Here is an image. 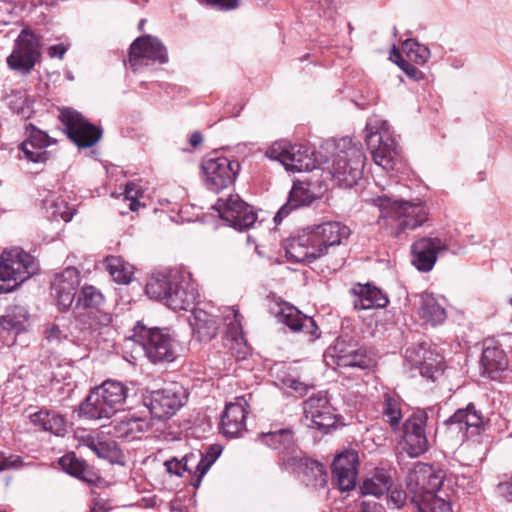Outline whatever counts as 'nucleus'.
Wrapping results in <instances>:
<instances>
[{
  "instance_id": "nucleus-1",
  "label": "nucleus",
  "mask_w": 512,
  "mask_h": 512,
  "mask_svg": "<svg viewBox=\"0 0 512 512\" xmlns=\"http://www.w3.org/2000/svg\"><path fill=\"white\" fill-rule=\"evenodd\" d=\"M147 296L174 311L187 310L199 296L192 274L184 268L153 274L145 288Z\"/></svg>"
},
{
  "instance_id": "nucleus-2",
  "label": "nucleus",
  "mask_w": 512,
  "mask_h": 512,
  "mask_svg": "<svg viewBox=\"0 0 512 512\" xmlns=\"http://www.w3.org/2000/svg\"><path fill=\"white\" fill-rule=\"evenodd\" d=\"M128 388L116 380H106L93 388L79 405V416L88 420L109 419L123 408Z\"/></svg>"
},
{
  "instance_id": "nucleus-3",
  "label": "nucleus",
  "mask_w": 512,
  "mask_h": 512,
  "mask_svg": "<svg viewBox=\"0 0 512 512\" xmlns=\"http://www.w3.org/2000/svg\"><path fill=\"white\" fill-rule=\"evenodd\" d=\"M128 337L139 345L146 358L153 364L173 362L177 358V340L166 328L149 327L137 321Z\"/></svg>"
},
{
  "instance_id": "nucleus-4",
  "label": "nucleus",
  "mask_w": 512,
  "mask_h": 512,
  "mask_svg": "<svg viewBox=\"0 0 512 512\" xmlns=\"http://www.w3.org/2000/svg\"><path fill=\"white\" fill-rule=\"evenodd\" d=\"M329 173L335 184L341 188H352L362 178L365 154L362 148L350 138H343L336 147Z\"/></svg>"
},
{
  "instance_id": "nucleus-5",
  "label": "nucleus",
  "mask_w": 512,
  "mask_h": 512,
  "mask_svg": "<svg viewBox=\"0 0 512 512\" xmlns=\"http://www.w3.org/2000/svg\"><path fill=\"white\" fill-rule=\"evenodd\" d=\"M374 202L383 217L395 220L398 233L407 229L414 230L428 219V209L421 201L408 202L380 196L374 199Z\"/></svg>"
},
{
  "instance_id": "nucleus-6",
  "label": "nucleus",
  "mask_w": 512,
  "mask_h": 512,
  "mask_svg": "<svg viewBox=\"0 0 512 512\" xmlns=\"http://www.w3.org/2000/svg\"><path fill=\"white\" fill-rule=\"evenodd\" d=\"M36 271L34 258L22 251H3L0 261V292L9 293Z\"/></svg>"
},
{
  "instance_id": "nucleus-7",
  "label": "nucleus",
  "mask_w": 512,
  "mask_h": 512,
  "mask_svg": "<svg viewBox=\"0 0 512 512\" xmlns=\"http://www.w3.org/2000/svg\"><path fill=\"white\" fill-rule=\"evenodd\" d=\"M187 398L186 389L179 383L173 382L148 392L143 398V403L155 419L166 420L177 413Z\"/></svg>"
},
{
  "instance_id": "nucleus-8",
  "label": "nucleus",
  "mask_w": 512,
  "mask_h": 512,
  "mask_svg": "<svg viewBox=\"0 0 512 512\" xmlns=\"http://www.w3.org/2000/svg\"><path fill=\"white\" fill-rule=\"evenodd\" d=\"M40 49L41 37L29 29H23L6 59L8 67L21 75H28L41 59Z\"/></svg>"
},
{
  "instance_id": "nucleus-9",
  "label": "nucleus",
  "mask_w": 512,
  "mask_h": 512,
  "mask_svg": "<svg viewBox=\"0 0 512 512\" xmlns=\"http://www.w3.org/2000/svg\"><path fill=\"white\" fill-rule=\"evenodd\" d=\"M59 120L67 137L79 148L94 146L102 137V129L90 123L81 113L72 108H63Z\"/></svg>"
},
{
  "instance_id": "nucleus-10",
  "label": "nucleus",
  "mask_w": 512,
  "mask_h": 512,
  "mask_svg": "<svg viewBox=\"0 0 512 512\" xmlns=\"http://www.w3.org/2000/svg\"><path fill=\"white\" fill-rule=\"evenodd\" d=\"M206 188L214 193L234 184L240 171V163L225 156L204 158L201 164Z\"/></svg>"
},
{
  "instance_id": "nucleus-11",
  "label": "nucleus",
  "mask_w": 512,
  "mask_h": 512,
  "mask_svg": "<svg viewBox=\"0 0 512 512\" xmlns=\"http://www.w3.org/2000/svg\"><path fill=\"white\" fill-rule=\"evenodd\" d=\"M445 472L431 464L415 462L408 470L405 484L411 500L428 493L438 492L443 484Z\"/></svg>"
},
{
  "instance_id": "nucleus-12",
  "label": "nucleus",
  "mask_w": 512,
  "mask_h": 512,
  "mask_svg": "<svg viewBox=\"0 0 512 512\" xmlns=\"http://www.w3.org/2000/svg\"><path fill=\"white\" fill-rule=\"evenodd\" d=\"M428 414L418 409L401 423L403 450L412 458L419 457L429 450V441L426 434Z\"/></svg>"
},
{
  "instance_id": "nucleus-13",
  "label": "nucleus",
  "mask_w": 512,
  "mask_h": 512,
  "mask_svg": "<svg viewBox=\"0 0 512 512\" xmlns=\"http://www.w3.org/2000/svg\"><path fill=\"white\" fill-rule=\"evenodd\" d=\"M213 208L219 213L222 220L239 231L250 229L257 221V214L253 207L237 194L219 198Z\"/></svg>"
},
{
  "instance_id": "nucleus-14",
  "label": "nucleus",
  "mask_w": 512,
  "mask_h": 512,
  "mask_svg": "<svg viewBox=\"0 0 512 512\" xmlns=\"http://www.w3.org/2000/svg\"><path fill=\"white\" fill-rule=\"evenodd\" d=\"M168 62V53L164 44L152 35L138 37L130 46L128 63L130 68L136 72L149 63Z\"/></svg>"
},
{
  "instance_id": "nucleus-15",
  "label": "nucleus",
  "mask_w": 512,
  "mask_h": 512,
  "mask_svg": "<svg viewBox=\"0 0 512 512\" xmlns=\"http://www.w3.org/2000/svg\"><path fill=\"white\" fill-rule=\"evenodd\" d=\"M303 410L306 425L323 433H328L338 421L335 409L329 403L327 396L322 393L306 399L303 403Z\"/></svg>"
},
{
  "instance_id": "nucleus-16",
  "label": "nucleus",
  "mask_w": 512,
  "mask_h": 512,
  "mask_svg": "<svg viewBox=\"0 0 512 512\" xmlns=\"http://www.w3.org/2000/svg\"><path fill=\"white\" fill-rule=\"evenodd\" d=\"M365 141L375 163L384 169H393L400 157V146L387 130L369 131Z\"/></svg>"
},
{
  "instance_id": "nucleus-17",
  "label": "nucleus",
  "mask_w": 512,
  "mask_h": 512,
  "mask_svg": "<svg viewBox=\"0 0 512 512\" xmlns=\"http://www.w3.org/2000/svg\"><path fill=\"white\" fill-rule=\"evenodd\" d=\"M284 469L296 473L307 487L323 488L328 482L325 466L306 455L285 458Z\"/></svg>"
},
{
  "instance_id": "nucleus-18",
  "label": "nucleus",
  "mask_w": 512,
  "mask_h": 512,
  "mask_svg": "<svg viewBox=\"0 0 512 512\" xmlns=\"http://www.w3.org/2000/svg\"><path fill=\"white\" fill-rule=\"evenodd\" d=\"M484 422L485 417L482 411L470 402L466 407L457 409L443 422V426L448 434L455 437L457 441L463 442L470 428L478 429Z\"/></svg>"
},
{
  "instance_id": "nucleus-19",
  "label": "nucleus",
  "mask_w": 512,
  "mask_h": 512,
  "mask_svg": "<svg viewBox=\"0 0 512 512\" xmlns=\"http://www.w3.org/2000/svg\"><path fill=\"white\" fill-rule=\"evenodd\" d=\"M333 351L338 366L366 370L376 365L375 355L371 350L357 344H347L342 337L336 340Z\"/></svg>"
},
{
  "instance_id": "nucleus-20",
  "label": "nucleus",
  "mask_w": 512,
  "mask_h": 512,
  "mask_svg": "<svg viewBox=\"0 0 512 512\" xmlns=\"http://www.w3.org/2000/svg\"><path fill=\"white\" fill-rule=\"evenodd\" d=\"M307 230L317 250H321V257L328 255L331 249L342 244V241L348 239L351 233L348 226L337 221L323 222Z\"/></svg>"
},
{
  "instance_id": "nucleus-21",
  "label": "nucleus",
  "mask_w": 512,
  "mask_h": 512,
  "mask_svg": "<svg viewBox=\"0 0 512 512\" xmlns=\"http://www.w3.org/2000/svg\"><path fill=\"white\" fill-rule=\"evenodd\" d=\"M358 462V453L353 449L345 450L334 458L331 465L332 476L339 490L350 491L355 488Z\"/></svg>"
},
{
  "instance_id": "nucleus-22",
  "label": "nucleus",
  "mask_w": 512,
  "mask_h": 512,
  "mask_svg": "<svg viewBox=\"0 0 512 512\" xmlns=\"http://www.w3.org/2000/svg\"><path fill=\"white\" fill-rule=\"evenodd\" d=\"M482 374L493 381H501L508 370V357L501 345L494 339L483 342L480 359Z\"/></svg>"
},
{
  "instance_id": "nucleus-23",
  "label": "nucleus",
  "mask_w": 512,
  "mask_h": 512,
  "mask_svg": "<svg viewBox=\"0 0 512 512\" xmlns=\"http://www.w3.org/2000/svg\"><path fill=\"white\" fill-rule=\"evenodd\" d=\"M446 249V244L439 237H422L411 246L412 264L421 272L433 269L438 253Z\"/></svg>"
},
{
  "instance_id": "nucleus-24",
  "label": "nucleus",
  "mask_w": 512,
  "mask_h": 512,
  "mask_svg": "<svg viewBox=\"0 0 512 512\" xmlns=\"http://www.w3.org/2000/svg\"><path fill=\"white\" fill-rule=\"evenodd\" d=\"M79 284L80 274L75 267H67L56 274L52 282V290L60 310L66 311L71 307Z\"/></svg>"
},
{
  "instance_id": "nucleus-25",
  "label": "nucleus",
  "mask_w": 512,
  "mask_h": 512,
  "mask_svg": "<svg viewBox=\"0 0 512 512\" xmlns=\"http://www.w3.org/2000/svg\"><path fill=\"white\" fill-rule=\"evenodd\" d=\"M247 408L248 403L243 396L226 404L220 421V429L225 436L236 438L246 430Z\"/></svg>"
},
{
  "instance_id": "nucleus-26",
  "label": "nucleus",
  "mask_w": 512,
  "mask_h": 512,
  "mask_svg": "<svg viewBox=\"0 0 512 512\" xmlns=\"http://www.w3.org/2000/svg\"><path fill=\"white\" fill-rule=\"evenodd\" d=\"M283 248L287 260L292 263H312L321 258V250H317L308 230L285 240Z\"/></svg>"
},
{
  "instance_id": "nucleus-27",
  "label": "nucleus",
  "mask_w": 512,
  "mask_h": 512,
  "mask_svg": "<svg viewBox=\"0 0 512 512\" xmlns=\"http://www.w3.org/2000/svg\"><path fill=\"white\" fill-rule=\"evenodd\" d=\"M405 358L413 367L419 369L422 376L430 379L433 378L440 364V356L430 349L426 341L408 346L405 350Z\"/></svg>"
},
{
  "instance_id": "nucleus-28",
  "label": "nucleus",
  "mask_w": 512,
  "mask_h": 512,
  "mask_svg": "<svg viewBox=\"0 0 512 512\" xmlns=\"http://www.w3.org/2000/svg\"><path fill=\"white\" fill-rule=\"evenodd\" d=\"M261 442L267 447L278 451L279 465L284 469V459L298 457V446L291 428H282L259 435Z\"/></svg>"
},
{
  "instance_id": "nucleus-29",
  "label": "nucleus",
  "mask_w": 512,
  "mask_h": 512,
  "mask_svg": "<svg viewBox=\"0 0 512 512\" xmlns=\"http://www.w3.org/2000/svg\"><path fill=\"white\" fill-rule=\"evenodd\" d=\"M278 321L294 332H302L313 341L319 337L318 326L312 317L304 315L296 307L285 305L277 314Z\"/></svg>"
},
{
  "instance_id": "nucleus-30",
  "label": "nucleus",
  "mask_w": 512,
  "mask_h": 512,
  "mask_svg": "<svg viewBox=\"0 0 512 512\" xmlns=\"http://www.w3.org/2000/svg\"><path fill=\"white\" fill-rule=\"evenodd\" d=\"M189 322L193 337L199 342L207 343L218 335L220 329L219 318L203 309L194 308Z\"/></svg>"
},
{
  "instance_id": "nucleus-31",
  "label": "nucleus",
  "mask_w": 512,
  "mask_h": 512,
  "mask_svg": "<svg viewBox=\"0 0 512 512\" xmlns=\"http://www.w3.org/2000/svg\"><path fill=\"white\" fill-rule=\"evenodd\" d=\"M351 293L353 295V306L356 310L384 308L389 303L386 294L369 283L354 285Z\"/></svg>"
},
{
  "instance_id": "nucleus-32",
  "label": "nucleus",
  "mask_w": 512,
  "mask_h": 512,
  "mask_svg": "<svg viewBox=\"0 0 512 512\" xmlns=\"http://www.w3.org/2000/svg\"><path fill=\"white\" fill-rule=\"evenodd\" d=\"M314 200L315 195L309 190L308 184L303 182L294 183L287 202L276 213L274 222L279 224L291 211L309 206Z\"/></svg>"
},
{
  "instance_id": "nucleus-33",
  "label": "nucleus",
  "mask_w": 512,
  "mask_h": 512,
  "mask_svg": "<svg viewBox=\"0 0 512 512\" xmlns=\"http://www.w3.org/2000/svg\"><path fill=\"white\" fill-rule=\"evenodd\" d=\"M29 320L27 309L20 305L7 308L5 314L0 317V327L8 335H11V344L16 341V336L26 331Z\"/></svg>"
},
{
  "instance_id": "nucleus-34",
  "label": "nucleus",
  "mask_w": 512,
  "mask_h": 512,
  "mask_svg": "<svg viewBox=\"0 0 512 512\" xmlns=\"http://www.w3.org/2000/svg\"><path fill=\"white\" fill-rule=\"evenodd\" d=\"M58 463L64 472L90 485L99 480V476L89 467L86 461L78 458L74 452L63 455Z\"/></svg>"
},
{
  "instance_id": "nucleus-35",
  "label": "nucleus",
  "mask_w": 512,
  "mask_h": 512,
  "mask_svg": "<svg viewBox=\"0 0 512 512\" xmlns=\"http://www.w3.org/2000/svg\"><path fill=\"white\" fill-rule=\"evenodd\" d=\"M112 322V315L104 310L80 309L75 314V328L79 329L84 337Z\"/></svg>"
},
{
  "instance_id": "nucleus-36",
  "label": "nucleus",
  "mask_w": 512,
  "mask_h": 512,
  "mask_svg": "<svg viewBox=\"0 0 512 512\" xmlns=\"http://www.w3.org/2000/svg\"><path fill=\"white\" fill-rule=\"evenodd\" d=\"M381 414L383 421L389 425L391 432H400L403 415L402 401L399 395L390 391L382 394Z\"/></svg>"
},
{
  "instance_id": "nucleus-37",
  "label": "nucleus",
  "mask_w": 512,
  "mask_h": 512,
  "mask_svg": "<svg viewBox=\"0 0 512 512\" xmlns=\"http://www.w3.org/2000/svg\"><path fill=\"white\" fill-rule=\"evenodd\" d=\"M392 485L390 471L385 468H376L369 477L363 480L360 491L364 496L370 495L379 498L388 493Z\"/></svg>"
},
{
  "instance_id": "nucleus-38",
  "label": "nucleus",
  "mask_w": 512,
  "mask_h": 512,
  "mask_svg": "<svg viewBox=\"0 0 512 512\" xmlns=\"http://www.w3.org/2000/svg\"><path fill=\"white\" fill-rule=\"evenodd\" d=\"M418 314L425 323L431 326L441 325L447 318L445 308L431 293L421 295Z\"/></svg>"
},
{
  "instance_id": "nucleus-39",
  "label": "nucleus",
  "mask_w": 512,
  "mask_h": 512,
  "mask_svg": "<svg viewBox=\"0 0 512 512\" xmlns=\"http://www.w3.org/2000/svg\"><path fill=\"white\" fill-rule=\"evenodd\" d=\"M313 152L302 144L290 145L288 149L287 170L291 172L312 171L315 169Z\"/></svg>"
},
{
  "instance_id": "nucleus-40",
  "label": "nucleus",
  "mask_w": 512,
  "mask_h": 512,
  "mask_svg": "<svg viewBox=\"0 0 512 512\" xmlns=\"http://www.w3.org/2000/svg\"><path fill=\"white\" fill-rule=\"evenodd\" d=\"M81 445L89 448L97 457L114 463L121 455L117 443L113 440H102L99 437L87 435L82 438Z\"/></svg>"
},
{
  "instance_id": "nucleus-41",
  "label": "nucleus",
  "mask_w": 512,
  "mask_h": 512,
  "mask_svg": "<svg viewBox=\"0 0 512 512\" xmlns=\"http://www.w3.org/2000/svg\"><path fill=\"white\" fill-rule=\"evenodd\" d=\"M43 206L47 211L48 218L55 221L61 219L64 222H69L75 213L73 207H70L63 198L54 193H50L49 196L43 200Z\"/></svg>"
},
{
  "instance_id": "nucleus-42",
  "label": "nucleus",
  "mask_w": 512,
  "mask_h": 512,
  "mask_svg": "<svg viewBox=\"0 0 512 512\" xmlns=\"http://www.w3.org/2000/svg\"><path fill=\"white\" fill-rule=\"evenodd\" d=\"M148 429V423L138 417H125L115 426L117 437L131 441L140 438L141 434Z\"/></svg>"
},
{
  "instance_id": "nucleus-43",
  "label": "nucleus",
  "mask_w": 512,
  "mask_h": 512,
  "mask_svg": "<svg viewBox=\"0 0 512 512\" xmlns=\"http://www.w3.org/2000/svg\"><path fill=\"white\" fill-rule=\"evenodd\" d=\"M411 503L417 508L418 512H452L450 502L438 496L437 492L414 498Z\"/></svg>"
},
{
  "instance_id": "nucleus-44",
  "label": "nucleus",
  "mask_w": 512,
  "mask_h": 512,
  "mask_svg": "<svg viewBox=\"0 0 512 512\" xmlns=\"http://www.w3.org/2000/svg\"><path fill=\"white\" fill-rule=\"evenodd\" d=\"M104 302L105 299L100 290L94 286L86 285L80 291L75 309L103 310Z\"/></svg>"
},
{
  "instance_id": "nucleus-45",
  "label": "nucleus",
  "mask_w": 512,
  "mask_h": 512,
  "mask_svg": "<svg viewBox=\"0 0 512 512\" xmlns=\"http://www.w3.org/2000/svg\"><path fill=\"white\" fill-rule=\"evenodd\" d=\"M20 160L35 164H44L51 158V152L45 149H38V146L31 144V142H22L19 145Z\"/></svg>"
},
{
  "instance_id": "nucleus-46",
  "label": "nucleus",
  "mask_w": 512,
  "mask_h": 512,
  "mask_svg": "<svg viewBox=\"0 0 512 512\" xmlns=\"http://www.w3.org/2000/svg\"><path fill=\"white\" fill-rule=\"evenodd\" d=\"M402 46L409 60L414 61L416 64L423 65L430 57L428 47L418 43L414 39H406Z\"/></svg>"
},
{
  "instance_id": "nucleus-47",
  "label": "nucleus",
  "mask_w": 512,
  "mask_h": 512,
  "mask_svg": "<svg viewBox=\"0 0 512 512\" xmlns=\"http://www.w3.org/2000/svg\"><path fill=\"white\" fill-rule=\"evenodd\" d=\"M25 135L26 139L23 142H31V144L38 146V149L47 150V147L54 143V140L47 133L31 123L26 126Z\"/></svg>"
},
{
  "instance_id": "nucleus-48",
  "label": "nucleus",
  "mask_w": 512,
  "mask_h": 512,
  "mask_svg": "<svg viewBox=\"0 0 512 512\" xmlns=\"http://www.w3.org/2000/svg\"><path fill=\"white\" fill-rule=\"evenodd\" d=\"M184 471L194 473L196 479L201 474L203 464V452L201 450L192 451L182 457Z\"/></svg>"
},
{
  "instance_id": "nucleus-49",
  "label": "nucleus",
  "mask_w": 512,
  "mask_h": 512,
  "mask_svg": "<svg viewBox=\"0 0 512 512\" xmlns=\"http://www.w3.org/2000/svg\"><path fill=\"white\" fill-rule=\"evenodd\" d=\"M44 431L51 432L57 436L64 435L66 432L65 417L48 410V417L46 423H44Z\"/></svg>"
},
{
  "instance_id": "nucleus-50",
  "label": "nucleus",
  "mask_w": 512,
  "mask_h": 512,
  "mask_svg": "<svg viewBox=\"0 0 512 512\" xmlns=\"http://www.w3.org/2000/svg\"><path fill=\"white\" fill-rule=\"evenodd\" d=\"M289 146L283 142H275L267 149L266 156L271 160L279 161L287 169Z\"/></svg>"
},
{
  "instance_id": "nucleus-51",
  "label": "nucleus",
  "mask_w": 512,
  "mask_h": 512,
  "mask_svg": "<svg viewBox=\"0 0 512 512\" xmlns=\"http://www.w3.org/2000/svg\"><path fill=\"white\" fill-rule=\"evenodd\" d=\"M219 455H220V451L217 450V448H215L214 446H209L206 448L205 453H203V464H202L201 474L197 479H195V483H193V485L195 487H197L200 484L202 478L207 473V471L210 469L212 464L216 461V459L218 458Z\"/></svg>"
},
{
  "instance_id": "nucleus-52",
  "label": "nucleus",
  "mask_w": 512,
  "mask_h": 512,
  "mask_svg": "<svg viewBox=\"0 0 512 512\" xmlns=\"http://www.w3.org/2000/svg\"><path fill=\"white\" fill-rule=\"evenodd\" d=\"M242 316L239 313V310L235 307H227L223 311V321L232 331H238L241 329V321Z\"/></svg>"
},
{
  "instance_id": "nucleus-53",
  "label": "nucleus",
  "mask_w": 512,
  "mask_h": 512,
  "mask_svg": "<svg viewBox=\"0 0 512 512\" xmlns=\"http://www.w3.org/2000/svg\"><path fill=\"white\" fill-rule=\"evenodd\" d=\"M45 337L49 343L58 345L68 339V333L58 324H51L45 330Z\"/></svg>"
},
{
  "instance_id": "nucleus-54",
  "label": "nucleus",
  "mask_w": 512,
  "mask_h": 512,
  "mask_svg": "<svg viewBox=\"0 0 512 512\" xmlns=\"http://www.w3.org/2000/svg\"><path fill=\"white\" fill-rule=\"evenodd\" d=\"M142 194L137 189V185L129 182L126 184L125 191H124V200L129 201V208L131 211H137L139 207L141 206L140 202L138 201V197Z\"/></svg>"
},
{
  "instance_id": "nucleus-55",
  "label": "nucleus",
  "mask_w": 512,
  "mask_h": 512,
  "mask_svg": "<svg viewBox=\"0 0 512 512\" xmlns=\"http://www.w3.org/2000/svg\"><path fill=\"white\" fill-rule=\"evenodd\" d=\"M398 60L396 61L397 65L401 68L405 74L414 80H418L422 77V72L415 67L413 64H411L409 61L402 58V56L397 53Z\"/></svg>"
},
{
  "instance_id": "nucleus-56",
  "label": "nucleus",
  "mask_w": 512,
  "mask_h": 512,
  "mask_svg": "<svg viewBox=\"0 0 512 512\" xmlns=\"http://www.w3.org/2000/svg\"><path fill=\"white\" fill-rule=\"evenodd\" d=\"M407 492L401 489H394L390 491L388 496V504H392L394 508H401L405 505L407 500Z\"/></svg>"
},
{
  "instance_id": "nucleus-57",
  "label": "nucleus",
  "mask_w": 512,
  "mask_h": 512,
  "mask_svg": "<svg viewBox=\"0 0 512 512\" xmlns=\"http://www.w3.org/2000/svg\"><path fill=\"white\" fill-rule=\"evenodd\" d=\"M455 484L468 494L473 493L476 489L475 481L471 477L465 475H456Z\"/></svg>"
},
{
  "instance_id": "nucleus-58",
  "label": "nucleus",
  "mask_w": 512,
  "mask_h": 512,
  "mask_svg": "<svg viewBox=\"0 0 512 512\" xmlns=\"http://www.w3.org/2000/svg\"><path fill=\"white\" fill-rule=\"evenodd\" d=\"M164 465L166 467L167 472L170 474L182 476L183 473L185 472L182 458L179 460L174 457L172 459L166 460Z\"/></svg>"
},
{
  "instance_id": "nucleus-59",
  "label": "nucleus",
  "mask_w": 512,
  "mask_h": 512,
  "mask_svg": "<svg viewBox=\"0 0 512 512\" xmlns=\"http://www.w3.org/2000/svg\"><path fill=\"white\" fill-rule=\"evenodd\" d=\"M112 278L120 284H128L132 279V271L124 264L117 272L113 270Z\"/></svg>"
},
{
  "instance_id": "nucleus-60",
  "label": "nucleus",
  "mask_w": 512,
  "mask_h": 512,
  "mask_svg": "<svg viewBox=\"0 0 512 512\" xmlns=\"http://www.w3.org/2000/svg\"><path fill=\"white\" fill-rule=\"evenodd\" d=\"M22 460L19 456L17 457H6L4 453L0 452V471L10 469V468H18Z\"/></svg>"
},
{
  "instance_id": "nucleus-61",
  "label": "nucleus",
  "mask_w": 512,
  "mask_h": 512,
  "mask_svg": "<svg viewBox=\"0 0 512 512\" xmlns=\"http://www.w3.org/2000/svg\"><path fill=\"white\" fill-rule=\"evenodd\" d=\"M359 512H386L385 507L375 500H363Z\"/></svg>"
},
{
  "instance_id": "nucleus-62",
  "label": "nucleus",
  "mask_w": 512,
  "mask_h": 512,
  "mask_svg": "<svg viewBox=\"0 0 512 512\" xmlns=\"http://www.w3.org/2000/svg\"><path fill=\"white\" fill-rule=\"evenodd\" d=\"M48 417V410L41 409L35 413L30 414L29 418L33 425L39 427L44 430V423H46V419Z\"/></svg>"
},
{
  "instance_id": "nucleus-63",
  "label": "nucleus",
  "mask_w": 512,
  "mask_h": 512,
  "mask_svg": "<svg viewBox=\"0 0 512 512\" xmlns=\"http://www.w3.org/2000/svg\"><path fill=\"white\" fill-rule=\"evenodd\" d=\"M496 491L499 496L504 498L505 500L511 502L512 501V482L505 481L500 482L497 485Z\"/></svg>"
},
{
  "instance_id": "nucleus-64",
  "label": "nucleus",
  "mask_w": 512,
  "mask_h": 512,
  "mask_svg": "<svg viewBox=\"0 0 512 512\" xmlns=\"http://www.w3.org/2000/svg\"><path fill=\"white\" fill-rule=\"evenodd\" d=\"M124 264L125 262L120 257L108 256L106 258V269L111 276L113 270L117 272Z\"/></svg>"
}]
</instances>
